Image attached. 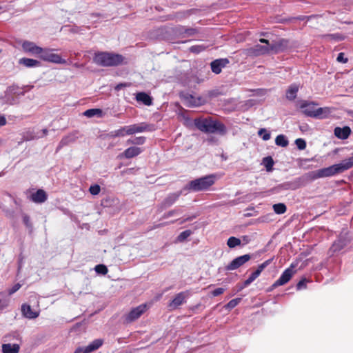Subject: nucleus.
I'll return each mask as SVG.
<instances>
[{
  "instance_id": "obj_1",
  "label": "nucleus",
  "mask_w": 353,
  "mask_h": 353,
  "mask_svg": "<svg viewBox=\"0 0 353 353\" xmlns=\"http://www.w3.org/2000/svg\"><path fill=\"white\" fill-rule=\"evenodd\" d=\"M353 167V155L338 164L324 168L315 171L310 172L296 179V188L305 185L308 182L314 181L319 178L329 177L335 174L342 173L344 171Z\"/></svg>"
},
{
  "instance_id": "obj_2",
  "label": "nucleus",
  "mask_w": 353,
  "mask_h": 353,
  "mask_svg": "<svg viewBox=\"0 0 353 353\" xmlns=\"http://www.w3.org/2000/svg\"><path fill=\"white\" fill-rule=\"evenodd\" d=\"M194 125L197 129L205 133H218L224 135L227 132L225 125L217 120H214L212 117L195 119Z\"/></svg>"
},
{
  "instance_id": "obj_3",
  "label": "nucleus",
  "mask_w": 353,
  "mask_h": 353,
  "mask_svg": "<svg viewBox=\"0 0 353 353\" xmlns=\"http://www.w3.org/2000/svg\"><path fill=\"white\" fill-rule=\"evenodd\" d=\"M124 60L123 57L119 54L108 52H98L93 57L94 62L102 67H114L121 65Z\"/></svg>"
},
{
  "instance_id": "obj_4",
  "label": "nucleus",
  "mask_w": 353,
  "mask_h": 353,
  "mask_svg": "<svg viewBox=\"0 0 353 353\" xmlns=\"http://www.w3.org/2000/svg\"><path fill=\"white\" fill-rule=\"evenodd\" d=\"M216 176L214 174H209L190 181L185 187V189L192 192H202L210 190L216 181Z\"/></svg>"
},
{
  "instance_id": "obj_5",
  "label": "nucleus",
  "mask_w": 353,
  "mask_h": 353,
  "mask_svg": "<svg viewBox=\"0 0 353 353\" xmlns=\"http://www.w3.org/2000/svg\"><path fill=\"white\" fill-rule=\"evenodd\" d=\"M39 57L45 61L54 63L65 64L66 63V61L59 54L54 53L53 49L43 48V52L40 53Z\"/></svg>"
},
{
  "instance_id": "obj_6",
  "label": "nucleus",
  "mask_w": 353,
  "mask_h": 353,
  "mask_svg": "<svg viewBox=\"0 0 353 353\" xmlns=\"http://www.w3.org/2000/svg\"><path fill=\"white\" fill-rule=\"evenodd\" d=\"M295 267V265L291 264L288 268L285 270L281 276L272 284V288H276L288 283L296 273V270H294Z\"/></svg>"
},
{
  "instance_id": "obj_7",
  "label": "nucleus",
  "mask_w": 353,
  "mask_h": 353,
  "mask_svg": "<svg viewBox=\"0 0 353 353\" xmlns=\"http://www.w3.org/2000/svg\"><path fill=\"white\" fill-rule=\"evenodd\" d=\"M147 306L141 304L130 310L129 313L123 316L124 323H130L138 319L145 311Z\"/></svg>"
},
{
  "instance_id": "obj_8",
  "label": "nucleus",
  "mask_w": 353,
  "mask_h": 353,
  "mask_svg": "<svg viewBox=\"0 0 353 353\" xmlns=\"http://www.w3.org/2000/svg\"><path fill=\"white\" fill-rule=\"evenodd\" d=\"M128 128H129V135L144 132H152L155 130L154 125L153 124H149L145 122H142L138 124L130 125H128Z\"/></svg>"
},
{
  "instance_id": "obj_9",
  "label": "nucleus",
  "mask_w": 353,
  "mask_h": 353,
  "mask_svg": "<svg viewBox=\"0 0 353 353\" xmlns=\"http://www.w3.org/2000/svg\"><path fill=\"white\" fill-rule=\"evenodd\" d=\"M189 291L181 292L176 294L174 298L169 303L170 310L176 309L179 306L186 302V299L190 296Z\"/></svg>"
},
{
  "instance_id": "obj_10",
  "label": "nucleus",
  "mask_w": 353,
  "mask_h": 353,
  "mask_svg": "<svg viewBox=\"0 0 353 353\" xmlns=\"http://www.w3.org/2000/svg\"><path fill=\"white\" fill-rule=\"evenodd\" d=\"M250 254H244L233 259L226 267L225 269L229 271L234 270L243 265L251 259Z\"/></svg>"
},
{
  "instance_id": "obj_11",
  "label": "nucleus",
  "mask_w": 353,
  "mask_h": 353,
  "mask_svg": "<svg viewBox=\"0 0 353 353\" xmlns=\"http://www.w3.org/2000/svg\"><path fill=\"white\" fill-rule=\"evenodd\" d=\"M271 263V260H267L260 264L257 269L244 281L243 287L250 285L262 272V271Z\"/></svg>"
},
{
  "instance_id": "obj_12",
  "label": "nucleus",
  "mask_w": 353,
  "mask_h": 353,
  "mask_svg": "<svg viewBox=\"0 0 353 353\" xmlns=\"http://www.w3.org/2000/svg\"><path fill=\"white\" fill-rule=\"evenodd\" d=\"M143 152V150L139 147L131 146L124 150L123 152L118 155L119 159H132L137 157Z\"/></svg>"
},
{
  "instance_id": "obj_13",
  "label": "nucleus",
  "mask_w": 353,
  "mask_h": 353,
  "mask_svg": "<svg viewBox=\"0 0 353 353\" xmlns=\"http://www.w3.org/2000/svg\"><path fill=\"white\" fill-rule=\"evenodd\" d=\"M22 48L26 52L34 55H39L43 52V48L37 46L34 43L26 41L22 43Z\"/></svg>"
},
{
  "instance_id": "obj_14",
  "label": "nucleus",
  "mask_w": 353,
  "mask_h": 353,
  "mask_svg": "<svg viewBox=\"0 0 353 353\" xmlns=\"http://www.w3.org/2000/svg\"><path fill=\"white\" fill-rule=\"evenodd\" d=\"M229 62V60L226 58L215 59L210 63L211 70L216 74H220L222 68L225 67Z\"/></svg>"
},
{
  "instance_id": "obj_15",
  "label": "nucleus",
  "mask_w": 353,
  "mask_h": 353,
  "mask_svg": "<svg viewBox=\"0 0 353 353\" xmlns=\"http://www.w3.org/2000/svg\"><path fill=\"white\" fill-rule=\"evenodd\" d=\"M181 194V191H179L177 192H174L168 194L163 201L161 208L162 209H165L167 208L170 207L179 199Z\"/></svg>"
},
{
  "instance_id": "obj_16",
  "label": "nucleus",
  "mask_w": 353,
  "mask_h": 353,
  "mask_svg": "<svg viewBox=\"0 0 353 353\" xmlns=\"http://www.w3.org/2000/svg\"><path fill=\"white\" fill-rule=\"evenodd\" d=\"M288 44V40H286L285 39H280L279 41L274 42L270 44V46H269L270 52H274V53H278L279 52L283 51L285 49V48L287 47Z\"/></svg>"
},
{
  "instance_id": "obj_17",
  "label": "nucleus",
  "mask_w": 353,
  "mask_h": 353,
  "mask_svg": "<svg viewBox=\"0 0 353 353\" xmlns=\"http://www.w3.org/2000/svg\"><path fill=\"white\" fill-rule=\"evenodd\" d=\"M249 52L256 57L270 53L269 46H261L259 44L255 45L254 47L250 48Z\"/></svg>"
},
{
  "instance_id": "obj_18",
  "label": "nucleus",
  "mask_w": 353,
  "mask_h": 353,
  "mask_svg": "<svg viewBox=\"0 0 353 353\" xmlns=\"http://www.w3.org/2000/svg\"><path fill=\"white\" fill-rule=\"evenodd\" d=\"M317 105L318 104L314 102H307L305 101L301 104L300 108L306 116L313 118V114H314L316 110L314 106Z\"/></svg>"
},
{
  "instance_id": "obj_19",
  "label": "nucleus",
  "mask_w": 353,
  "mask_h": 353,
  "mask_svg": "<svg viewBox=\"0 0 353 353\" xmlns=\"http://www.w3.org/2000/svg\"><path fill=\"white\" fill-rule=\"evenodd\" d=\"M22 314L27 319H33L39 316V312L33 311L30 305L23 303L21 305Z\"/></svg>"
},
{
  "instance_id": "obj_20",
  "label": "nucleus",
  "mask_w": 353,
  "mask_h": 353,
  "mask_svg": "<svg viewBox=\"0 0 353 353\" xmlns=\"http://www.w3.org/2000/svg\"><path fill=\"white\" fill-rule=\"evenodd\" d=\"M30 198L34 203H42L47 200L48 195L43 190L39 189L36 192L32 193Z\"/></svg>"
},
{
  "instance_id": "obj_21",
  "label": "nucleus",
  "mask_w": 353,
  "mask_h": 353,
  "mask_svg": "<svg viewBox=\"0 0 353 353\" xmlns=\"http://www.w3.org/2000/svg\"><path fill=\"white\" fill-rule=\"evenodd\" d=\"M332 108L329 107L316 108L313 114V118L316 119H325L327 118L332 113Z\"/></svg>"
},
{
  "instance_id": "obj_22",
  "label": "nucleus",
  "mask_w": 353,
  "mask_h": 353,
  "mask_svg": "<svg viewBox=\"0 0 353 353\" xmlns=\"http://www.w3.org/2000/svg\"><path fill=\"white\" fill-rule=\"evenodd\" d=\"M351 134V129L348 126H345L343 128L336 127L334 129V135L341 139H346Z\"/></svg>"
},
{
  "instance_id": "obj_23",
  "label": "nucleus",
  "mask_w": 353,
  "mask_h": 353,
  "mask_svg": "<svg viewBox=\"0 0 353 353\" xmlns=\"http://www.w3.org/2000/svg\"><path fill=\"white\" fill-rule=\"evenodd\" d=\"M77 132H72L63 137L59 143L57 149H60L71 143L74 142L77 139Z\"/></svg>"
},
{
  "instance_id": "obj_24",
  "label": "nucleus",
  "mask_w": 353,
  "mask_h": 353,
  "mask_svg": "<svg viewBox=\"0 0 353 353\" xmlns=\"http://www.w3.org/2000/svg\"><path fill=\"white\" fill-rule=\"evenodd\" d=\"M136 100L139 102H141L143 104L150 106L152 104V97L144 92H138L136 94Z\"/></svg>"
},
{
  "instance_id": "obj_25",
  "label": "nucleus",
  "mask_w": 353,
  "mask_h": 353,
  "mask_svg": "<svg viewBox=\"0 0 353 353\" xmlns=\"http://www.w3.org/2000/svg\"><path fill=\"white\" fill-rule=\"evenodd\" d=\"M19 64L24 65L26 68H36L41 66V62L33 59L21 58L19 61Z\"/></svg>"
},
{
  "instance_id": "obj_26",
  "label": "nucleus",
  "mask_w": 353,
  "mask_h": 353,
  "mask_svg": "<svg viewBox=\"0 0 353 353\" xmlns=\"http://www.w3.org/2000/svg\"><path fill=\"white\" fill-rule=\"evenodd\" d=\"M20 346L18 344L6 343L2 345L3 353H19Z\"/></svg>"
},
{
  "instance_id": "obj_27",
  "label": "nucleus",
  "mask_w": 353,
  "mask_h": 353,
  "mask_svg": "<svg viewBox=\"0 0 353 353\" xmlns=\"http://www.w3.org/2000/svg\"><path fill=\"white\" fill-rule=\"evenodd\" d=\"M298 90L299 86L296 84H292L286 91V98L290 101L294 100Z\"/></svg>"
},
{
  "instance_id": "obj_28",
  "label": "nucleus",
  "mask_w": 353,
  "mask_h": 353,
  "mask_svg": "<svg viewBox=\"0 0 353 353\" xmlns=\"http://www.w3.org/2000/svg\"><path fill=\"white\" fill-rule=\"evenodd\" d=\"M103 344V340L101 339L94 340L91 343L86 346L89 353L98 350Z\"/></svg>"
},
{
  "instance_id": "obj_29",
  "label": "nucleus",
  "mask_w": 353,
  "mask_h": 353,
  "mask_svg": "<svg viewBox=\"0 0 353 353\" xmlns=\"http://www.w3.org/2000/svg\"><path fill=\"white\" fill-rule=\"evenodd\" d=\"M262 164L265 166L267 172H272L273 170L274 161L272 157L268 156L263 159Z\"/></svg>"
},
{
  "instance_id": "obj_30",
  "label": "nucleus",
  "mask_w": 353,
  "mask_h": 353,
  "mask_svg": "<svg viewBox=\"0 0 353 353\" xmlns=\"http://www.w3.org/2000/svg\"><path fill=\"white\" fill-rule=\"evenodd\" d=\"M275 143L279 146L285 148L288 145L289 141L285 135L279 134L275 139Z\"/></svg>"
},
{
  "instance_id": "obj_31",
  "label": "nucleus",
  "mask_w": 353,
  "mask_h": 353,
  "mask_svg": "<svg viewBox=\"0 0 353 353\" xmlns=\"http://www.w3.org/2000/svg\"><path fill=\"white\" fill-rule=\"evenodd\" d=\"M146 138L145 137H136L133 139H129L126 141L127 144L143 145L145 143Z\"/></svg>"
},
{
  "instance_id": "obj_32",
  "label": "nucleus",
  "mask_w": 353,
  "mask_h": 353,
  "mask_svg": "<svg viewBox=\"0 0 353 353\" xmlns=\"http://www.w3.org/2000/svg\"><path fill=\"white\" fill-rule=\"evenodd\" d=\"M273 210L276 214H282L286 212L287 208L284 203H279L273 205Z\"/></svg>"
},
{
  "instance_id": "obj_33",
  "label": "nucleus",
  "mask_w": 353,
  "mask_h": 353,
  "mask_svg": "<svg viewBox=\"0 0 353 353\" xmlns=\"http://www.w3.org/2000/svg\"><path fill=\"white\" fill-rule=\"evenodd\" d=\"M241 240L235 236H231L228 239L227 245L230 248H234L237 245H241Z\"/></svg>"
},
{
  "instance_id": "obj_34",
  "label": "nucleus",
  "mask_w": 353,
  "mask_h": 353,
  "mask_svg": "<svg viewBox=\"0 0 353 353\" xmlns=\"http://www.w3.org/2000/svg\"><path fill=\"white\" fill-rule=\"evenodd\" d=\"M324 38H327L330 40H334V41H343L345 39V36L340 33H335V34H327L323 36Z\"/></svg>"
},
{
  "instance_id": "obj_35",
  "label": "nucleus",
  "mask_w": 353,
  "mask_h": 353,
  "mask_svg": "<svg viewBox=\"0 0 353 353\" xmlns=\"http://www.w3.org/2000/svg\"><path fill=\"white\" fill-rule=\"evenodd\" d=\"M102 110L98 108L88 109L83 112V115L88 117H92L95 115H101Z\"/></svg>"
},
{
  "instance_id": "obj_36",
  "label": "nucleus",
  "mask_w": 353,
  "mask_h": 353,
  "mask_svg": "<svg viewBox=\"0 0 353 353\" xmlns=\"http://www.w3.org/2000/svg\"><path fill=\"white\" fill-rule=\"evenodd\" d=\"M128 130L129 128H128V125L121 127V128L114 131V137H123L126 135H129Z\"/></svg>"
},
{
  "instance_id": "obj_37",
  "label": "nucleus",
  "mask_w": 353,
  "mask_h": 353,
  "mask_svg": "<svg viewBox=\"0 0 353 353\" xmlns=\"http://www.w3.org/2000/svg\"><path fill=\"white\" fill-rule=\"evenodd\" d=\"M207 48V46H205L203 44L201 45H195L192 46L189 48L190 52L194 53V54H199L203 51H204Z\"/></svg>"
},
{
  "instance_id": "obj_38",
  "label": "nucleus",
  "mask_w": 353,
  "mask_h": 353,
  "mask_svg": "<svg viewBox=\"0 0 353 353\" xmlns=\"http://www.w3.org/2000/svg\"><path fill=\"white\" fill-rule=\"evenodd\" d=\"M94 270L97 273L102 275H105L108 272V268L103 264L97 265L94 268Z\"/></svg>"
},
{
  "instance_id": "obj_39",
  "label": "nucleus",
  "mask_w": 353,
  "mask_h": 353,
  "mask_svg": "<svg viewBox=\"0 0 353 353\" xmlns=\"http://www.w3.org/2000/svg\"><path fill=\"white\" fill-rule=\"evenodd\" d=\"M192 234L191 230H187L180 233V234L177 236V240L179 242L184 241L188 237H189Z\"/></svg>"
},
{
  "instance_id": "obj_40",
  "label": "nucleus",
  "mask_w": 353,
  "mask_h": 353,
  "mask_svg": "<svg viewBox=\"0 0 353 353\" xmlns=\"http://www.w3.org/2000/svg\"><path fill=\"white\" fill-rule=\"evenodd\" d=\"M295 144L297 148L300 150H303L306 148V142L303 139L299 138L295 140Z\"/></svg>"
},
{
  "instance_id": "obj_41",
  "label": "nucleus",
  "mask_w": 353,
  "mask_h": 353,
  "mask_svg": "<svg viewBox=\"0 0 353 353\" xmlns=\"http://www.w3.org/2000/svg\"><path fill=\"white\" fill-rule=\"evenodd\" d=\"M259 135L262 137L263 140L268 141L270 139L271 136L269 132H267L266 129L261 128L258 132Z\"/></svg>"
},
{
  "instance_id": "obj_42",
  "label": "nucleus",
  "mask_w": 353,
  "mask_h": 353,
  "mask_svg": "<svg viewBox=\"0 0 353 353\" xmlns=\"http://www.w3.org/2000/svg\"><path fill=\"white\" fill-rule=\"evenodd\" d=\"M100 191H101V188L97 184L91 185L90 187V188H89V192L92 195H97V194H99Z\"/></svg>"
},
{
  "instance_id": "obj_43",
  "label": "nucleus",
  "mask_w": 353,
  "mask_h": 353,
  "mask_svg": "<svg viewBox=\"0 0 353 353\" xmlns=\"http://www.w3.org/2000/svg\"><path fill=\"white\" fill-rule=\"evenodd\" d=\"M343 242L341 241H337L333 243L331 249L333 250V252H336L341 250L343 248Z\"/></svg>"
},
{
  "instance_id": "obj_44",
  "label": "nucleus",
  "mask_w": 353,
  "mask_h": 353,
  "mask_svg": "<svg viewBox=\"0 0 353 353\" xmlns=\"http://www.w3.org/2000/svg\"><path fill=\"white\" fill-rule=\"evenodd\" d=\"M240 300L241 299L239 298L232 299L227 303L226 307L229 309H232L235 307L240 302Z\"/></svg>"
},
{
  "instance_id": "obj_45",
  "label": "nucleus",
  "mask_w": 353,
  "mask_h": 353,
  "mask_svg": "<svg viewBox=\"0 0 353 353\" xmlns=\"http://www.w3.org/2000/svg\"><path fill=\"white\" fill-rule=\"evenodd\" d=\"M23 222L27 228H32V223H31L30 219L29 216L25 214L23 216Z\"/></svg>"
},
{
  "instance_id": "obj_46",
  "label": "nucleus",
  "mask_w": 353,
  "mask_h": 353,
  "mask_svg": "<svg viewBox=\"0 0 353 353\" xmlns=\"http://www.w3.org/2000/svg\"><path fill=\"white\" fill-rule=\"evenodd\" d=\"M21 287V284L16 283L10 289H9L8 294L12 295V294L15 293L17 290H19L20 289Z\"/></svg>"
},
{
  "instance_id": "obj_47",
  "label": "nucleus",
  "mask_w": 353,
  "mask_h": 353,
  "mask_svg": "<svg viewBox=\"0 0 353 353\" xmlns=\"http://www.w3.org/2000/svg\"><path fill=\"white\" fill-rule=\"evenodd\" d=\"M336 60L339 61V62H341V63H345L347 62L348 59L347 58H345V54L343 52H340L339 54H338V57L336 58Z\"/></svg>"
},
{
  "instance_id": "obj_48",
  "label": "nucleus",
  "mask_w": 353,
  "mask_h": 353,
  "mask_svg": "<svg viewBox=\"0 0 353 353\" xmlns=\"http://www.w3.org/2000/svg\"><path fill=\"white\" fill-rule=\"evenodd\" d=\"M178 212H179V210H176V209L170 210L163 215V219L169 218V217L177 214Z\"/></svg>"
},
{
  "instance_id": "obj_49",
  "label": "nucleus",
  "mask_w": 353,
  "mask_h": 353,
  "mask_svg": "<svg viewBox=\"0 0 353 353\" xmlns=\"http://www.w3.org/2000/svg\"><path fill=\"white\" fill-rule=\"evenodd\" d=\"M225 292V289L223 288H219L215 289L212 292V294L213 296H217L219 295L222 294Z\"/></svg>"
},
{
  "instance_id": "obj_50",
  "label": "nucleus",
  "mask_w": 353,
  "mask_h": 353,
  "mask_svg": "<svg viewBox=\"0 0 353 353\" xmlns=\"http://www.w3.org/2000/svg\"><path fill=\"white\" fill-rule=\"evenodd\" d=\"M305 287H306V279H303L301 281H299L296 285L297 290H301L302 288H304Z\"/></svg>"
},
{
  "instance_id": "obj_51",
  "label": "nucleus",
  "mask_w": 353,
  "mask_h": 353,
  "mask_svg": "<svg viewBox=\"0 0 353 353\" xmlns=\"http://www.w3.org/2000/svg\"><path fill=\"white\" fill-rule=\"evenodd\" d=\"M198 32V30L196 28H187L185 30V33L188 34V36H192L194 35Z\"/></svg>"
},
{
  "instance_id": "obj_52",
  "label": "nucleus",
  "mask_w": 353,
  "mask_h": 353,
  "mask_svg": "<svg viewBox=\"0 0 353 353\" xmlns=\"http://www.w3.org/2000/svg\"><path fill=\"white\" fill-rule=\"evenodd\" d=\"M74 353H89V352L88 351V349L86 347H77L75 351L74 352Z\"/></svg>"
},
{
  "instance_id": "obj_53",
  "label": "nucleus",
  "mask_w": 353,
  "mask_h": 353,
  "mask_svg": "<svg viewBox=\"0 0 353 353\" xmlns=\"http://www.w3.org/2000/svg\"><path fill=\"white\" fill-rule=\"evenodd\" d=\"M6 119L3 115H0V128L6 124Z\"/></svg>"
},
{
  "instance_id": "obj_54",
  "label": "nucleus",
  "mask_w": 353,
  "mask_h": 353,
  "mask_svg": "<svg viewBox=\"0 0 353 353\" xmlns=\"http://www.w3.org/2000/svg\"><path fill=\"white\" fill-rule=\"evenodd\" d=\"M197 216V215H193L192 216H189L182 221H180V224H183L185 223L186 221H192L193 219H195Z\"/></svg>"
},
{
  "instance_id": "obj_55",
  "label": "nucleus",
  "mask_w": 353,
  "mask_h": 353,
  "mask_svg": "<svg viewBox=\"0 0 353 353\" xmlns=\"http://www.w3.org/2000/svg\"><path fill=\"white\" fill-rule=\"evenodd\" d=\"M259 41L262 43H265L267 46H270V42L268 39H259Z\"/></svg>"
},
{
  "instance_id": "obj_56",
  "label": "nucleus",
  "mask_w": 353,
  "mask_h": 353,
  "mask_svg": "<svg viewBox=\"0 0 353 353\" xmlns=\"http://www.w3.org/2000/svg\"><path fill=\"white\" fill-rule=\"evenodd\" d=\"M42 132H43L44 136H46L48 134V130L45 128V129L42 130Z\"/></svg>"
},
{
  "instance_id": "obj_57",
  "label": "nucleus",
  "mask_w": 353,
  "mask_h": 353,
  "mask_svg": "<svg viewBox=\"0 0 353 353\" xmlns=\"http://www.w3.org/2000/svg\"><path fill=\"white\" fill-rule=\"evenodd\" d=\"M166 225V223H160V224H159V225H157V227L163 226V225Z\"/></svg>"
},
{
  "instance_id": "obj_58",
  "label": "nucleus",
  "mask_w": 353,
  "mask_h": 353,
  "mask_svg": "<svg viewBox=\"0 0 353 353\" xmlns=\"http://www.w3.org/2000/svg\"><path fill=\"white\" fill-rule=\"evenodd\" d=\"M34 139V137H30V138H29L28 139Z\"/></svg>"
},
{
  "instance_id": "obj_59",
  "label": "nucleus",
  "mask_w": 353,
  "mask_h": 353,
  "mask_svg": "<svg viewBox=\"0 0 353 353\" xmlns=\"http://www.w3.org/2000/svg\"><path fill=\"white\" fill-rule=\"evenodd\" d=\"M174 222H175V221H171L170 223H174Z\"/></svg>"
}]
</instances>
